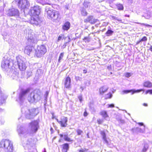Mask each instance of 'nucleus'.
Masks as SVG:
<instances>
[{
  "mask_svg": "<svg viewBox=\"0 0 152 152\" xmlns=\"http://www.w3.org/2000/svg\"><path fill=\"white\" fill-rule=\"evenodd\" d=\"M47 1V0H41V3L44 2H46Z\"/></svg>",
  "mask_w": 152,
  "mask_h": 152,
  "instance_id": "3c124183",
  "label": "nucleus"
},
{
  "mask_svg": "<svg viewBox=\"0 0 152 152\" xmlns=\"http://www.w3.org/2000/svg\"><path fill=\"white\" fill-rule=\"evenodd\" d=\"M151 15L150 14V13L148 12L145 15L144 17L147 19H149L151 17Z\"/></svg>",
  "mask_w": 152,
  "mask_h": 152,
  "instance_id": "72a5a7b5",
  "label": "nucleus"
},
{
  "mask_svg": "<svg viewBox=\"0 0 152 152\" xmlns=\"http://www.w3.org/2000/svg\"><path fill=\"white\" fill-rule=\"evenodd\" d=\"M78 98L80 101V102H82V99H83V98H82V96H79L78 97Z\"/></svg>",
  "mask_w": 152,
  "mask_h": 152,
  "instance_id": "37998d69",
  "label": "nucleus"
},
{
  "mask_svg": "<svg viewBox=\"0 0 152 152\" xmlns=\"http://www.w3.org/2000/svg\"><path fill=\"white\" fill-rule=\"evenodd\" d=\"M125 75L126 77H128L131 76V74L130 73L127 72L125 73Z\"/></svg>",
  "mask_w": 152,
  "mask_h": 152,
  "instance_id": "58836bf2",
  "label": "nucleus"
},
{
  "mask_svg": "<svg viewBox=\"0 0 152 152\" xmlns=\"http://www.w3.org/2000/svg\"><path fill=\"white\" fill-rule=\"evenodd\" d=\"M89 4L90 3L87 1H85L83 4V5L85 8L88 7Z\"/></svg>",
  "mask_w": 152,
  "mask_h": 152,
  "instance_id": "e433bc0d",
  "label": "nucleus"
},
{
  "mask_svg": "<svg viewBox=\"0 0 152 152\" xmlns=\"http://www.w3.org/2000/svg\"><path fill=\"white\" fill-rule=\"evenodd\" d=\"M41 21L40 20L39 16L33 15L31 17V19L29 20V22L32 24L38 25L40 23Z\"/></svg>",
  "mask_w": 152,
  "mask_h": 152,
  "instance_id": "0eeeda50",
  "label": "nucleus"
},
{
  "mask_svg": "<svg viewBox=\"0 0 152 152\" xmlns=\"http://www.w3.org/2000/svg\"><path fill=\"white\" fill-rule=\"evenodd\" d=\"M83 72L84 74H86L87 72V70L86 69H84L83 70Z\"/></svg>",
  "mask_w": 152,
  "mask_h": 152,
  "instance_id": "49530a36",
  "label": "nucleus"
},
{
  "mask_svg": "<svg viewBox=\"0 0 152 152\" xmlns=\"http://www.w3.org/2000/svg\"><path fill=\"white\" fill-rule=\"evenodd\" d=\"M7 15L10 16H15L17 17V19L19 20L20 21L22 20L19 19L20 18L19 17V12L18 10L16 8H12L9 9L6 11Z\"/></svg>",
  "mask_w": 152,
  "mask_h": 152,
  "instance_id": "20e7f679",
  "label": "nucleus"
},
{
  "mask_svg": "<svg viewBox=\"0 0 152 152\" xmlns=\"http://www.w3.org/2000/svg\"><path fill=\"white\" fill-rule=\"evenodd\" d=\"M64 140L65 141L67 142H71L73 141V140L72 139L68 137L67 135L65 136Z\"/></svg>",
  "mask_w": 152,
  "mask_h": 152,
  "instance_id": "bb28decb",
  "label": "nucleus"
},
{
  "mask_svg": "<svg viewBox=\"0 0 152 152\" xmlns=\"http://www.w3.org/2000/svg\"><path fill=\"white\" fill-rule=\"evenodd\" d=\"M149 49L152 52V46L150 47Z\"/></svg>",
  "mask_w": 152,
  "mask_h": 152,
  "instance_id": "603ef678",
  "label": "nucleus"
},
{
  "mask_svg": "<svg viewBox=\"0 0 152 152\" xmlns=\"http://www.w3.org/2000/svg\"><path fill=\"white\" fill-rule=\"evenodd\" d=\"M29 113L28 115H31L33 116H35L38 114L37 110L35 109H32L29 110Z\"/></svg>",
  "mask_w": 152,
  "mask_h": 152,
  "instance_id": "2eb2a0df",
  "label": "nucleus"
},
{
  "mask_svg": "<svg viewBox=\"0 0 152 152\" xmlns=\"http://www.w3.org/2000/svg\"><path fill=\"white\" fill-rule=\"evenodd\" d=\"M50 130H51V131H52V130H53V129H52V128H50Z\"/></svg>",
  "mask_w": 152,
  "mask_h": 152,
  "instance_id": "bf43d9fd",
  "label": "nucleus"
},
{
  "mask_svg": "<svg viewBox=\"0 0 152 152\" xmlns=\"http://www.w3.org/2000/svg\"><path fill=\"white\" fill-rule=\"evenodd\" d=\"M4 9L2 7L0 8V15H2L3 14Z\"/></svg>",
  "mask_w": 152,
  "mask_h": 152,
  "instance_id": "4c0bfd02",
  "label": "nucleus"
},
{
  "mask_svg": "<svg viewBox=\"0 0 152 152\" xmlns=\"http://www.w3.org/2000/svg\"><path fill=\"white\" fill-rule=\"evenodd\" d=\"M0 148H4L7 152H12L13 150L12 142L7 139H3L0 142Z\"/></svg>",
  "mask_w": 152,
  "mask_h": 152,
  "instance_id": "f257e3e1",
  "label": "nucleus"
},
{
  "mask_svg": "<svg viewBox=\"0 0 152 152\" xmlns=\"http://www.w3.org/2000/svg\"><path fill=\"white\" fill-rule=\"evenodd\" d=\"M107 88L104 86H103L99 88V92L100 95H102L104 93L106 92L107 90Z\"/></svg>",
  "mask_w": 152,
  "mask_h": 152,
  "instance_id": "a211bd4d",
  "label": "nucleus"
},
{
  "mask_svg": "<svg viewBox=\"0 0 152 152\" xmlns=\"http://www.w3.org/2000/svg\"><path fill=\"white\" fill-rule=\"evenodd\" d=\"M149 91H150V90H147V91H146L145 92V94H147L148 93H149Z\"/></svg>",
  "mask_w": 152,
  "mask_h": 152,
  "instance_id": "09e8293b",
  "label": "nucleus"
},
{
  "mask_svg": "<svg viewBox=\"0 0 152 152\" xmlns=\"http://www.w3.org/2000/svg\"><path fill=\"white\" fill-rule=\"evenodd\" d=\"M56 138V137H54V138L55 139Z\"/></svg>",
  "mask_w": 152,
  "mask_h": 152,
  "instance_id": "69168bd1",
  "label": "nucleus"
},
{
  "mask_svg": "<svg viewBox=\"0 0 152 152\" xmlns=\"http://www.w3.org/2000/svg\"><path fill=\"white\" fill-rule=\"evenodd\" d=\"M17 62L19 68L20 70L23 71L26 70V66L23 61L19 58L17 59Z\"/></svg>",
  "mask_w": 152,
  "mask_h": 152,
  "instance_id": "1a4fd4ad",
  "label": "nucleus"
},
{
  "mask_svg": "<svg viewBox=\"0 0 152 152\" xmlns=\"http://www.w3.org/2000/svg\"><path fill=\"white\" fill-rule=\"evenodd\" d=\"M58 38H61V37L60 36L58 37Z\"/></svg>",
  "mask_w": 152,
  "mask_h": 152,
  "instance_id": "052dcab7",
  "label": "nucleus"
},
{
  "mask_svg": "<svg viewBox=\"0 0 152 152\" xmlns=\"http://www.w3.org/2000/svg\"><path fill=\"white\" fill-rule=\"evenodd\" d=\"M70 24L69 22L65 23L62 26V28L64 30L67 31L70 27Z\"/></svg>",
  "mask_w": 152,
  "mask_h": 152,
  "instance_id": "6ab92c4d",
  "label": "nucleus"
},
{
  "mask_svg": "<svg viewBox=\"0 0 152 152\" xmlns=\"http://www.w3.org/2000/svg\"><path fill=\"white\" fill-rule=\"evenodd\" d=\"M71 80L68 76L66 77L64 82V87L66 88H69L71 87Z\"/></svg>",
  "mask_w": 152,
  "mask_h": 152,
  "instance_id": "9b49d317",
  "label": "nucleus"
},
{
  "mask_svg": "<svg viewBox=\"0 0 152 152\" xmlns=\"http://www.w3.org/2000/svg\"><path fill=\"white\" fill-rule=\"evenodd\" d=\"M143 86L145 87L151 88L152 87V83L149 81H147L144 82Z\"/></svg>",
  "mask_w": 152,
  "mask_h": 152,
  "instance_id": "412c9836",
  "label": "nucleus"
},
{
  "mask_svg": "<svg viewBox=\"0 0 152 152\" xmlns=\"http://www.w3.org/2000/svg\"><path fill=\"white\" fill-rule=\"evenodd\" d=\"M117 20H118L120 21V22H121V23H123V22L122 21V20H120V19H118Z\"/></svg>",
  "mask_w": 152,
  "mask_h": 152,
  "instance_id": "5fc2aeb1",
  "label": "nucleus"
},
{
  "mask_svg": "<svg viewBox=\"0 0 152 152\" xmlns=\"http://www.w3.org/2000/svg\"><path fill=\"white\" fill-rule=\"evenodd\" d=\"M148 146L147 145H145L142 149V152H146L148 149Z\"/></svg>",
  "mask_w": 152,
  "mask_h": 152,
  "instance_id": "c756f323",
  "label": "nucleus"
},
{
  "mask_svg": "<svg viewBox=\"0 0 152 152\" xmlns=\"http://www.w3.org/2000/svg\"><path fill=\"white\" fill-rule=\"evenodd\" d=\"M138 124L140 126H142L143 125V124L142 122H139L138 123Z\"/></svg>",
  "mask_w": 152,
  "mask_h": 152,
  "instance_id": "a18cd8bd",
  "label": "nucleus"
},
{
  "mask_svg": "<svg viewBox=\"0 0 152 152\" xmlns=\"http://www.w3.org/2000/svg\"><path fill=\"white\" fill-rule=\"evenodd\" d=\"M88 150V149L84 148L83 149L82 148L78 151V152H87Z\"/></svg>",
  "mask_w": 152,
  "mask_h": 152,
  "instance_id": "2f4dec72",
  "label": "nucleus"
},
{
  "mask_svg": "<svg viewBox=\"0 0 152 152\" xmlns=\"http://www.w3.org/2000/svg\"><path fill=\"white\" fill-rule=\"evenodd\" d=\"M67 118L66 117H63L61 119V120L58 122L62 127H66L67 125Z\"/></svg>",
  "mask_w": 152,
  "mask_h": 152,
  "instance_id": "ddd939ff",
  "label": "nucleus"
},
{
  "mask_svg": "<svg viewBox=\"0 0 152 152\" xmlns=\"http://www.w3.org/2000/svg\"><path fill=\"white\" fill-rule=\"evenodd\" d=\"M18 3V7L22 9H27L30 6V4L28 0H15Z\"/></svg>",
  "mask_w": 152,
  "mask_h": 152,
  "instance_id": "39448f33",
  "label": "nucleus"
},
{
  "mask_svg": "<svg viewBox=\"0 0 152 152\" xmlns=\"http://www.w3.org/2000/svg\"><path fill=\"white\" fill-rule=\"evenodd\" d=\"M131 93L132 94V90H124L122 92L123 94H127L128 93Z\"/></svg>",
  "mask_w": 152,
  "mask_h": 152,
  "instance_id": "b1692460",
  "label": "nucleus"
},
{
  "mask_svg": "<svg viewBox=\"0 0 152 152\" xmlns=\"http://www.w3.org/2000/svg\"><path fill=\"white\" fill-rule=\"evenodd\" d=\"M30 90V89L29 88H28L26 90L23 91L20 94V97L22 98L23 96L28 93L29 92Z\"/></svg>",
  "mask_w": 152,
  "mask_h": 152,
  "instance_id": "5701e85b",
  "label": "nucleus"
},
{
  "mask_svg": "<svg viewBox=\"0 0 152 152\" xmlns=\"http://www.w3.org/2000/svg\"><path fill=\"white\" fill-rule=\"evenodd\" d=\"M81 13L83 16H86L87 15V13L86 10L84 9H82L81 10Z\"/></svg>",
  "mask_w": 152,
  "mask_h": 152,
  "instance_id": "cd10ccee",
  "label": "nucleus"
},
{
  "mask_svg": "<svg viewBox=\"0 0 152 152\" xmlns=\"http://www.w3.org/2000/svg\"><path fill=\"white\" fill-rule=\"evenodd\" d=\"M77 77L79 78V77Z\"/></svg>",
  "mask_w": 152,
  "mask_h": 152,
  "instance_id": "0e129e2a",
  "label": "nucleus"
},
{
  "mask_svg": "<svg viewBox=\"0 0 152 152\" xmlns=\"http://www.w3.org/2000/svg\"><path fill=\"white\" fill-rule=\"evenodd\" d=\"M144 91H145V90L142 89H140L137 90H132V94H134L135 93L139 92L142 91H143V92H144Z\"/></svg>",
  "mask_w": 152,
  "mask_h": 152,
  "instance_id": "a878e982",
  "label": "nucleus"
},
{
  "mask_svg": "<svg viewBox=\"0 0 152 152\" xmlns=\"http://www.w3.org/2000/svg\"><path fill=\"white\" fill-rule=\"evenodd\" d=\"M113 33V31H112L109 30L107 31L106 34L107 36H109L111 35Z\"/></svg>",
  "mask_w": 152,
  "mask_h": 152,
  "instance_id": "7c9ffc66",
  "label": "nucleus"
},
{
  "mask_svg": "<svg viewBox=\"0 0 152 152\" xmlns=\"http://www.w3.org/2000/svg\"><path fill=\"white\" fill-rule=\"evenodd\" d=\"M76 132L78 135H81L83 133V131L82 130L79 129H77L76 130Z\"/></svg>",
  "mask_w": 152,
  "mask_h": 152,
  "instance_id": "473e14b6",
  "label": "nucleus"
},
{
  "mask_svg": "<svg viewBox=\"0 0 152 152\" xmlns=\"http://www.w3.org/2000/svg\"><path fill=\"white\" fill-rule=\"evenodd\" d=\"M47 52V48L43 45L37 46L35 52V56L37 58H40Z\"/></svg>",
  "mask_w": 152,
  "mask_h": 152,
  "instance_id": "7ed1b4c3",
  "label": "nucleus"
},
{
  "mask_svg": "<svg viewBox=\"0 0 152 152\" xmlns=\"http://www.w3.org/2000/svg\"><path fill=\"white\" fill-rule=\"evenodd\" d=\"M59 142H61V140H59Z\"/></svg>",
  "mask_w": 152,
  "mask_h": 152,
  "instance_id": "680f3d73",
  "label": "nucleus"
},
{
  "mask_svg": "<svg viewBox=\"0 0 152 152\" xmlns=\"http://www.w3.org/2000/svg\"><path fill=\"white\" fill-rule=\"evenodd\" d=\"M64 56V53H61L60 54V56L59 57V58L58 59V62H60L61 61V60L62 58Z\"/></svg>",
  "mask_w": 152,
  "mask_h": 152,
  "instance_id": "f704fd0d",
  "label": "nucleus"
},
{
  "mask_svg": "<svg viewBox=\"0 0 152 152\" xmlns=\"http://www.w3.org/2000/svg\"><path fill=\"white\" fill-rule=\"evenodd\" d=\"M108 107L109 108H113L114 107V105L113 104H109L108 105Z\"/></svg>",
  "mask_w": 152,
  "mask_h": 152,
  "instance_id": "79ce46f5",
  "label": "nucleus"
},
{
  "mask_svg": "<svg viewBox=\"0 0 152 152\" xmlns=\"http://www.w3.org/2000/svg\"><path fill=\"white\" fill-rule=\"evenodd\" d=\"M41 8L39 6L36 5L32 7L31 9V12L33 15L39 16Z\"/></svg>",
  "mask_w": 152,
  "mask_h": 152,
  "instance_id": "6e6552de",
  "label": "nucleus"
},
{
  "mask_svg": "<svg viewBox=\"0 0 152 152\" xmlns=\"http://www.w3.org/2000/svg\"><path fill=\"white\" fill-rule=\"evenodd\" d=\"M88 115V113H87L86 110H85L83 113V116L84 117H86Z\"/></svg>",
  "mask_w": 152,
  "mask_h": 152,
  "instance_id": "a19ab883",
  "label": "nucleus"
},
{
  "mask_svg": "<svg viewBox=\"0 0 152 152\" xmlns=\"http://www.w3.org/2000/svg\"><path fill=\"white\" fill-rule=\"evenodd\" d=\"M147 39H141V40L140 41H139L138 42H137V44L139 43L140 42V41H146L147 40Z\"/></svg>",
  "mask_w": 152,
  "mask_h": 152,
  "instance_id": "c03bdc74",
  "label": "nucleus"
},
{
  "mask_svg": "<svg viewBox=\"0 0 152 152\" xmlns=\"http://www.w3.org/2000/svg\"><path fill=\"white\" fill-rule=\"evenodd\" d=\"M138 23V24H140L141 25H143L145 26H146L147 27H149L151 26V25H148V24H145L144 23Z\"/></svg>",
  "mask_w": 152,
  "mask_h": 152,
  "instance_id": "ea45409f",
  "label": "nucleus"
},
{
  "mask_svg": "<svg viewBox=\"0 0 152 152\" xmlns=\"http://www.w3.org/2000/svg\"><path fill=\"white\" fill-rule=\"evenodd\" d=\"M112 95L111 93L110 92L106 95L105 99H110L112 97Z\"/></svg>",
  "mask_w": 152,
  "mask_h": 152,
  "instance_id": "393cba45",
  "label": "nucleus"
},
{
  "mask_svg": "<svg viewBox=\"0 0 152 152\" xmlns=\"http://www.w3.org/2000/svg\"><path fill=\"white\" fill-rule=\"evenodd\" d=\"M38 3H41V0H36Z\"/></svg>",
  "mask_w": 152,
  "mask_h": 152,
  "instance_id": "8fccbe9b",
  "label": "nucleus"
},
{
  "mask_svg": "<svg viewBox=\"0 0 152 152\" xmlns=\"http://www.w3.org/2000/svg\"><path fill=\"white\" fill-rule=\"evenodd\" d=\"M60 136L61 137H63V135L62 134H60Z\"/></svg>",
  "mask_w": 152,
  "mask_h": 152,
  "instance_id": "4d7b16f0",
  "label": "nucleus"
},
{
  "mask_svg": "<svg viewBox=\"0 0 152 152\" xmlns=\"http://www.w3.org/2000/svg\"><path fill=\"white\" fill-rule=\"evenodd\" d=\"M7 98L4 96V94L0 89V104H2L4 102Z\"/></svg>",
  "mask_w": 152,
  "mask_h": 152,
  "instance_id": "f3484780",
  "label": "nucleus"
},
{
  "mask_svg": "<svg viewBox=\"0 0 152 152\" xmlns=\"http://www.w3.org/2000/svg\"><path fill=\"white\" fill-rule=\"evenodd\" d=\"M100 115L102 116L104 118H105L109 117V115L106 111L102 110L100 111L99 113Z\"/></svg>",
  "mask_w": 152,
  "mask_h": 152,
  "instance_id": "aec40b11",
  "label": "nucleus"
},
{
  "mask_svg": "<svg viewBox=\"0 0 152 152\" xmlns=\"http://www.w3.org/2000/svg\"><path fill=\"white\" fill-rule=\"evenodd\" d=\"M103 120L101 119H99L97 120V122L99 125L102 124L103 123Z\"/></svg>",
  "mask_w": 152,
  "mask_h": 152,
  "instance_id": "c9c22d12",
  "label": "nucleus"
},
{
  "mask_svg": "<svg viewBox=\"0 0 152 152\" xmlns=\"http://www.w3.org/2000/svg\"><path fill=\"white\" fill-rule=\"evenodd\" d=\"M69 145L67 143H65L62 145V152H67L69 149Z\"/></svg>",
  "mask_w": 152,
  "mask_h": 152,
  "instance_id": "dca6fc26",
  "label": "nucleus"
},
{
  "mask_svg": "<svg viewBox=\"0 0 152 152\" xmlns=\"http://www.w3.org/2000/svg\"><path fill=\"white\" fill-rule=\"evenodd\" d=\"M100 134L102 136V139L107 144L108 143V142L107 140L106 134L104 131H101L100 132Z\"/></svg>",
  "mask_w": 152,
  "mask_h": 152,
  "instance_id": "4be33fe9",
  "label": "nucleus"
},
{
  "mask_svg": "<svg viewBox=\"0 0 152 152\" xmlns=\"http://www.w3.org/2000/svg\"><path fill=\"white\" fill-rule=\"evenodd\" d=\"M34 48V47L33 45H28L26 46L24 48V53H25L28 55H30V53L32 50Z\"/></svg>",
  "mask_w": 152,
  "mask_h": 152,
  "instance_id": "f8f14e48",
  "label": "nucleus"
},
{
  "mask_svg": "<svg viewBox=\"0 0 152 152\" xmlns=\"http://www.w3.org/2000/svg\"><path fill=\"white\" fill-rule=\"evenodd\" d=\"M10 61L8 59H5L2 61L1 64V67L2 68L7 69L9 68Z\"/></svg>",
  "mask_w": 152,
  "mask_h": 152,
  "instance_id": "9d476101",
  "label": "nucleus"
},
{
  "mask_svg": "<svg viewBox=\"0 0 152 152\" xmlns=\"http://www.w3.org/2000/svg\"><path fill=\"white\" fill-rule=\"evenodd\" d=\"M149 93L152 94V90H150Z\"/></svg>",
  "mask_w": 152,
  "mask_h": 152,
  "instance_id": "864d4df0",
  "label": "nucleus"
},
{
  "mask_svg": "<svg viewBox=\"0 0 152 152\" xmlns=\"http://www.w3.org/2000/svg\"><path fill=\"white\" fill-rule=\"evenodd\" d=\"M46 7L45 11L47 12L48 17L49 18L53 20H57L59 21L61 18L60 16L59 12L56 10L51 9H48Z\"/></svg>",
  "mask_w": 152,
  "mask_h": 152,
  "instance_id": "f03ea898",
  "label": "nucleus"
},
{
  "mask_svg": "<svg viewBox=\"0 0 152 152\" xmlns=\"http://www.w3.org/2000/svg\"><path fill=\"white\" fill-rule=\"evenodd\" d=\"M97 20L96 19H94L92 16H90L88 17L87 19H85L84 20L85 22H88L93 24L96 22Z\"/></svg>",
  "mask_w": 152,
  "mask_h": 152,
  "instance_id": "4468645a",
  "label": "nucleus"
},
{
  "mask_svg": "<svg viewBox=\"0 0 152 152\" xmlns=\"http://www.w3.org/2000/svg\"><path fill=\"white\" fill-rule=\"evenodd\" d=\"M34 96H35L34 95L33 96V99H34V100H35Z\"/></svg>",
  "mask_w": 152,
  "mask_h": 152,
  "instance_id": "13d9d810",
  "label": "nucleus"
},
{
  "mask_svg": "<svg viewBox=\"0 0 152 152\" xmlns=\"http://www.w3.org/2000/svg\"><path fill=\"white\" fill-rule=\"evenodd\" d=\"M31 126V130L32 132L35 133L38 128V122L37 120L31 121L29 124Z\"/></svg>",
  "mask_w": 152,
  "mask_h": 152,
  "instance_id": "423d86ee",
  "label": "nucleus"
},
{
  "mask_svg": "<svg viewBox=\"0 0 152 152\" xmlns=\"http://www.w3.org/2000/svg\"><path fill=\"white\" fill-rule=\"evenodd\" d=\"M143 105L145 107H147L148 106V104L146 103H144L143 104Z\"/></svg>",
  "mask_w": 152,
  "mask_h": 152,
  "instance_id": "de8ad7c7",
  "label": "nucleus"
},
{
  "mask_svg": "<svg viewBox=\"0 0 152 152\" xmlns=\"http://www.w3.org/2000/svg\"><path fill=\"white\" fill-rule=\"evenodd\" d=\"M142 38H146V37H143Z\"/></svg>",
  "mask_w": 152,
  "mask_h": 152,
  "instance_id": "e2e57ef3",
  "label": "nucleus"
},
{
  "mask_svg": "<svg viewBox=\"0 0 152 152\" xmlns=\"http://www.w3.org/2000/svg\"><path fill=\"white\" fill-rule=\"evenodd\" d=\"M125 16H126V17H129V15H125Z\"/></svg>",
  "mask_w": 152,
  "mask_h": 152,
  "instance_id": "6e6d98bb",
  "label": "nucleus"
},
{
  "mask_svg": "<svg viewBox=\"0 0 152 152\" xmlns=\"http://www.w3.org/2000/svg\"><path fill=\"white\" fill-rule=\"evenodd\" d=\"M117 8L119 10H123L124 9V7L122 4H119L117 5Z\"/></svg>",
  "mask_w": 152,
  "mask_h": 152,
  "instance_id": "c85d7f7f",
  "label": "nucleus"
}]
</instances>
